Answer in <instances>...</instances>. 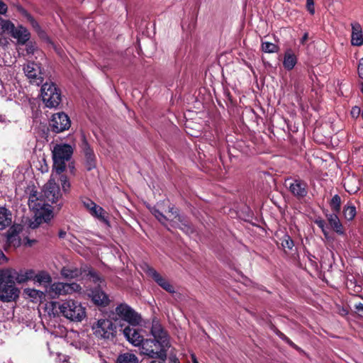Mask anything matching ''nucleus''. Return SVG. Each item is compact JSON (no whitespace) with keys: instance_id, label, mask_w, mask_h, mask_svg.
<instances>
[{"instance_id":"45","label":"nucleus","mask_w":363,"mask_h":363,"mask_svg":"<svg viewBox=\"0 0 363 363\" xmlns=\"http://www.w3.org/2000/svg\"><path fill=\"white\" fill-rule=\"evenodd\" d=\"M72 345L79 349L86 350L88 348L87 346L85 345L84 342L81 343V342H74V343H72Z\"/></svg>"},{"instance_id":"28","label":"nucleus","mask_w":363,"mask_h":363,"mask_svg":"<svg viewBox=\"0 0 363 363\" xmlns=\"http://www.w3.org/2000/svg\"><path fill=\"white\" fill-rule=\"evenodd\" d=\"M24 294L31 298L33 302L41 301L44 297L43 292L34 289H26L24 290Z\"/></svg>"},{"instance_id":"32","label":"nucleus","mask_w":363,"mask_h":363,"mask_svg":"<svg viewBox=\"0 0 363 363\" xmlns=\"http://www.w3.org/2000/svg\"><path fill=\"white\" fill-rule=\"evenodd\" d=\"M330 206L331 209L335 213H339L340 211L341 208V199L340 196L337 194H335L331 199L330 202Z\"/></svg>"},{"instance_id":"25","label":"nucleus","mask_w":363,"mask_h":363,"mask_svg":"<svg viewBox=\"0 0 363 363\" xmlns=\"http://www.w3.org/2000/svg\"><path fill=\"white\" fill-rule=\"evenodd\" d=\"M89 212L92 216L96 218L100 221L105 223L106 224L108 223V221L106 216V212L102 207L99 206L96 203L95 204V206L93 207V208H91Z\"/></svg>"},{"instance_id":"21","label":"nucleus","mask_w":363,"mask_h":363,"mask_svg":"<svg viewBox=\"0 0 363 363\" xmlns=\"http://www.w3.org/2000/svg\"><path fill=\"white\" fill-rule=\"evenodd\" d=\"M60 274L65 279H72L81 276L82 274V270L74 266L67 265L62 268Z\"/></svg>"},{"instance_id":"11","label":"nucleus","mask_w":363,"mask_h":363,"mask_svg":"<svg viewBox=\"0 0 363 363\" xmlns=\"http://www.w3.org/2000/svg\"><path fill=\"white\" fill-rule=\"evenodd\" d=\"M20 291L15 286L13 281H2L0 284V299L4 302L15 301Z\"/></svg>"},{"instance_id":"19","label":"nucleus","mask_w":363,"mask_h":363,"mask_svg":"<svg viewBox=\"0 0 363 363\" xmlns=\"http://www.w3.org/2000/svg\"><path fill=\"white\" fill-rule=\"evenodd\" d=\"M88 296L91 298L93 302L101 306H106L109 303L108 296L101 289H96L94 290H88Z\"/></svg>"},{"instance_id":"8","label":"nucleus","mask_w":363,"mask_h":363,"mask_svg":"<svg viewBox=\"0 0 363 363\" xmlns=\"http://www.w3.org/2000/svg\"><path fill=\"white\" fill-rule=\"evenodd\" d=\"M81 286L75 282H55L50 286L47 292L52 298H57L60 296H67L73 294L74 293H81Z\"/></svg>"},{"instance_id":"3","label":"nucleus","mask_w":363,"mask_h":363,"mask_svg":"<svg viewBox=\"0 0 363 363\" xmlns=\"http://www.w3.org/2000/svg\"><path fill=\"white\" fill-rule=\"evenodd\" d=\"M164 202L157 203L155 206L150 208L151 213L157 220L168 230L170 228H178L186 234L193 233V228L188 220L180 215L173 206H168L167 210L163 209Z\"/></svg>"},{"instance_id":"53","label":"nucleus","mask_w":363,"mask_h":363,"mask_svg":"<svg viewBox=\"0 0 363 363\" xmlns=\"http://www.w3.org/2000/svg\"><path fill=\"white\" fill-rule=\"evenodd\" d=\"M308 39V34L307 33H305L304 35L303 36L302 38V43H303L305 40H306Z\"/></svg>"},{"instance_id":"48","label":"nucleus","mask_w":363,"mask_h":363,"mask_svg":"<svg viewBox=\"0 0 363 363\" xmlns=\"http://www.w3.org/2000/svg\"><path fill=\"white\" fill-rule=\"evenodd\" d=\"M26 50L28 53H33L34 48L32 45H27Z\"/></svg>"},{"instance_id":"54","label":"nucleus","mask_w":363,"mask_h":363,"mask_svg":"<svg viewBox=\"0 0 363 363\" xmlns=\"http://www.w3.org/2000/svg\"><path fill=\"white\" fill-rule=\"evenodd\" d=\"M306 4H314V0H306Z\"/></svg>"},{"instance_id":"29","label":"nucleus","mask_w":363,"mask_h":363,"mask_svg":"<svg viewBox=\"0 0 363 363\" xmlns=\"http://www.w3.org/2000/svg\"><path fill=\"white\" fill-rule=\"evenodd\" d=\"M117 363H138V359L134 354L127 352L118 356Z\"/></svg>"},{"instance_id":"5","label":"nucleus","mask_w":363,"mask_h":363,"mask_svg":"<svg viewBox=\"0 0 363 363\" xmlns=\"http://www.w3.org/2000/svg\"><path fill=\"white\" fill-rule=\"evenodd\" d=\"M73 153V148L70 145H56L52 150L53 169L57 174H61L66 167L65 162L68 161Z\"/></svg>"},{"instance_id":"39","label":"nucleus","mask_w":363,"mask_h":363,"mask_svg":"<svg viewBox=\"0 0 363 363\" xmlns=\"http://www.w3.org/2000/svg\"><path fill=\"white\" fill-rule=\"evenodd\" d=\"M315 223H316V225L322 230L323 233H324L325 236L327 237L328 236V233L326 232L325 230V223L323 220H316L315 221Z\"/></svg>"},{"instance_id":"18","label":"nucleus","mask_w":363,"mask_h":363,"mask_svg":"<svg viewBox=\"0 0 363 363\" xmlns=\"http://www.w3.org/2000/svg\"><path fill=\"white\" fill-rule=\"evenodd\" d=\"M22 230V226L19 224L13 225L6 233V242L9 246L14 247L21 245V239L18 236Z\"/></svg>"},{"instance_id":"30","label":"nucleus","mask_w":363,"mask_h":363,"mask_svg":"<svg viewBox=\"0 0 363 363\" xmlns=\"http://www.w3.org/2000/svg\"><path fill=\"white\" fill-rule=\"evenodd\" d=\"M18 11L24 16L27 21L31 24V26L38 32L40 30V26L37 21L29 14L21 6L17 7Z\"/></svg>"},{"instance_id":"14","label":"nucleus","mask_w":363,"mask_h":363,"mask_svg":"<svg viewBox=\"0 0 363 363\" xmlns=\"http://www.w3.org/2000/svg\"><path fill=\"white\" fill-rule=\"evenodd\" d=\"M135 325L125 327L123 333L126 340L135 347H140L145 340L143 333L145 331L142 329L136 328Z\"/></svg>"},{"instance_id":"46","label":"nucleus","mask_w":363,"mask_h":363,"mask_svg":"<svg viewBox=\"0 0 363 363\" xmlns=\"http://www.w3.org/2000/svg\"><path fill=\"white\" fill-rule=\"evenodd\" d=\"M306 7L311 14H314V13H315L314 4H306Z\"/></svg>"},{"instance_id":"15","label":"nucleus","mask_w":363,"mask_h":363,"mask_svg":"<svg viewBox=\"0 0 363 363\" xmlns=\"http://www.w3.org/2000/svg\"><path fill=\"white\" fill-rule=\"evenodd\" d=\"M144 271L164 290L170 294H174L175 292L173 285L171 284L165 277L160 274L155 269L146 265L144 268Z\"/></svg>"},{"instance_id":"13","label":"nucleus","mask_w":363,"mask_h":363,"mask_svg":"<svg viewBox=\"0 0 363 363\" xmlns=\"http://www.w3.org/2000/svg\"><path fill=\"white\" fill-rule=\"evenodd\" d=\"M70 125V119L64 112L53 114L50 122L52 130L55 133H60L67 130Z\"/></svg>"},{"instance_id":"16","label":"nucleus","mask_w":363,"mask_h":363,"mask_svg":"<svg viewBox=\"0 0 363 363\" xmlns=\"http://www.w3.org/2000/svg\"><path fill=\"white\" fill-rule=\"evenodd\" d=\"M7 33H9L12 38L16 39L17 43L21 45H26L30 38V32L22 25L16 27L13 23V28H10Z\"/></svg>"},{"instance_id":"34","label":"nucleus","mask_w":363,"mask_h":363,"mask_svg":"<svg viewBox=\"0 0 363 363\" xmlns=\"http://www.w3.org/2000/svg\"><path fill=\"white\" fill-rule=\"evenodd\" d=\"M262 50L263 52L267 53H274L278 51L279 48L277 45L272 43L262 42Z\"/></svg>"},{"instance_id":"51","label":"nucleus","mask_w":363,"mask_h":363,"mask_svg":"<svg viewBox=\"0 0 363 363\" xmlns=\"http://www.w3.org/2000/svg\"><path fill=\"white\" fill-rule=\"evenodd\" d=\"M6 123V119H5V118H4V117H3V116H0V123L4 124V123Z\"/></svg>"},{"instance_id":"6","label":"nucleus","mask_w":363,"mask_h":363,"mask_svg":"<svg viewBox=\"0 0 363 363\" xmlns=\"http://www.w3.org/2000/svg\"><path fill=\"white\" fill-rule=\"evenodd\" d=\"M43 101L47 107L56 108L61 102V92L52 82H46L41 87Z\"/></svg>"},{"instance_id":"49","label":"nucleus","mask_w":363,"mask_h":363,"mask_svg":"<svg viewBox=\"0 0 363 363\" xmlns=\"http://www.w3.org/2000/svg\"><path fill=\"white\" fill-rule=\"evenodd\" d=\"M65 235H66V233L65 232L61 231L59 233V236L61 238H64L65 237Z\"/></svg>"},{"instance_id":"10","label":"nucleus","mask_w":363,"mask_h":363,"mask_svg":"<svg viewBox=\"0 0 363 363\" xmlns=\"http://www.w3.org/2000/svg\"><path fill=\"white\" fill-rule=\"evenodd\" d=\"M23 72L30 84L39 86L43 82L40 66L34 62H29L23 66Z\"/></svg>"},{"instance_id":"31","label":"nucleus","mask_w":363,"mask_h":363,"mask_svg":"<svg viewBox=\"0 0 363 363\" xmlns=\"http://www.w3.org/2000/svg\"><path fill=\"white\" fill-rule=\"evenodd\" d=\"M57 175L59 176L58 180L60 182L63 192L65 194L69 192L71 184L67 177L62 174V173Z\"/></svg>"},{"instance_id":"47","label":"nucleus","mask_w":363,"mask_h":363,"mask_svg":"<svg viewBox=\"0 0 363 363\" xmlns=\"http://www.w3.org/2000/svg\"><path fill=\"white\" fill-rule=\"evenodd\" d=\"M7 259L5 256V255L3 253L2 251L0 250V264H2L5 262H6Z\"/></svg>"},{"instance_id":"36","label":"nucleus","mask_w":363,"mask_h":363,"mask_svg":"<svg viewBox=\"0 0 363 363\" xmlns=\"http://www.w3.org/2000/svg\"><path fill=\"white\" fill-rule=\"evenodd\" d=\"M89 279L90 281L96 284L98 286H101V284L104 282L103 279L94 271H89Z\"/></svg>"},{"instance_id":"44","label":"nucleus","mask_w":363,"mask_h":363,"mask_svg":"<svg viewBox=\"0 0 363 363\" xmlns=\"http://www.w3.org/2000/svg\"><path fill=\"white\" fill-rule=\"evenodd\" d=\"M9 44V40L6 38L0 35V45L2 47H6Z\"/></svg>"},{"instance_id":"40","label":"nucleus","mask_w":363,"mask_h":363,"mask_svg":"<svg viewBox=\"0 0 363 363\" xmlns=\"http://www.w3.org/2000/svg\"><path fill=\"white\" fill-rule=\"evenodd\" d=\"M280 337L282 340H284V341H286V342H287L290 346H291L292 347L296 349V350H299L298 347L295 345L291 340H289L286 335H284L283 333H281L280 334Z\"/></svg>"},{"instance_id":"23","label":"nucleus","mask_w":363,"mask_h":363,"mask_svg":"<svg viewBox=\"0 0 363 363\" xmlns=\"http://www.w3.org/2000/svg\"><path fill=\"white\" fill-rule=\"evenodd\" d=\"M12 223V216L5 208H0V230L5 229Z\"/></svg>"},{"instance_id":"17","label":"nucleus","mask_w":363,"mask_h":363,"mask_svg":"<svg viewBox=\"0 0 363 363\" xmlns=\"http://www.w3.org/2000/svg\"><path fill=\"white\" fill-rule=\"evenodd\" d=\"M291 193L298 198H303L307 194V184L301 180H288L286 182Z\"/></svg>"},{"instance_id":"26","label":"nucleus","mask_w":363,"mask_h":363,"mask_svg":"<svg viewBox=\"0 0 363 363\" xmlns=\"http://www.w3.org/2000/svg\"><path fill=\"white\" fill-rule=\"evenodd\" d=\"M296 62V57L294 54H293L291 51H287L285 52L283 61V65L285 69L288 70L292 69L295 67Z\"/></svg>"},{"instance_id":"22","label":"nucleus","mask_w":363,"mask_h":363,"mask_svg":"<svg viewBox=\"0 0 363 363\" xmlns=\"http://www.w3.org/2000/svg\"><path fill=\"white\" fill-rule=\"evenodd\" d=\"M352 44L357 46L362 45L363 44V36L360 25L359 23H352Z\"/></svg>"},{"instance_id":"24","label":"nucleus","mask_w":363,"mask_h":363,"mask_svg":"<svg viewBox=\"0 0 363 363\" xmlns=\"http://www.w3.org/2000/svg\"><path fill=\"white\" fill-rule=\"evenodd\" d=\"M337 213H332L328 216V220L331 225V227L333 228V230L340 235L344 234V230L342 228V225L337 216Z\"/></svg>"},{"instance_id":"52","label":"nucleus","mask_w":363,"mask_h":363,"mask_svg":"<svg viewBox=\"0 0 363 363\" xmlns=\"http://www.w3.org/2000/svg\"><path fill=\"white\" fill-rule=\"evenodd\" d=\"M191 357H192V362H193V363H199V362H198V361H197V359H196V356H195L194 354H192V355H191Z\"/></svg>"},{"instance_id":"38","label":"nucleus","mask_w":363,"mask_h":363,"mask_svg":"<svg viewBox=\"0 0 363 363\" xmlns=\"http://www.w3.org/2000/svg\"><path fill=\"white\" fill-rule=\"evenodd\" d=\"M83 206L89 211L93 207L95 206V203L88 198H84L82 200Z\"/></svg>"},{"instance_id":"7","label":"nucleus","mask_w":363,"mask_h":363,"mask_svg":"<svg viewBox=\"0 0 363 363\" xmlns=\"http://www.w3.org/2000/svg\"><path fill=\"white\" fill-rule=\"evenodd\" d=\"M34 276V270L26 269L16 271L8 268L0 270V284L2 281H16L18 284H23L32 280Z\"/></svg>"},{"instance_id":"56","label":"nucleus","mask_w":363,"mask_h":363,"mask_svg":"<svg viewBox=\"0 0 363 363\" xmlns=\"http://www.w3.org/2000/svg\"><path fill=\"white\" fill-rule=\"evenodd\" d=\"M85 336L86 337L87 335H86V334H85V333H83V334H82V337H85Z\"/></svg>"},{"instance_id":"59","label":"nucleus","mask_w":363,"mask_h":363,"mask_svg":"<svg viewBox=\"0 0 363 363\" xmlns=\"http://www.w3.org/2000/svg\"><path fill=\"white\" fill-rule=\"evenodd\" d=\"M362 93H363V85H362Z\"/></svg>"},{"instance_id":"57","label":"nucleus","mask_w":363,"mask_h":363,"mask_svg":"<svg viewBox=\"0 0 363 363\" xmlns=\"http://www.w3.org/2000/svg\"><path fill=\"white\" fill-rule=\"evenodd\" d=\"M74 333V336L78 335V334H77V333Z\"/></svg>"},{"instance_id":"37","label":"nucleus","mask_w":363,"mask_h":363,"mask_svg":"<svg viewBox=\"0 0 363 363\" xmlns=\"http://www.w3.org/2000/svg\"><path fill=\"white\" fill-rule=\"evenodd\" d=\"M281 245L284 248L291 250L294 247V241L289 235H284L281 240Z\"/></svg>"},{"instance_id":"43","label":"nucleus","mask_w":363,"mask_h":363,"mask_svg":"<svg viewBox=\"0 0 363 363\" xmlns=\"http://www.w3.org/2000/svg\"><path fill=\"white\" fill-rule=\"evenodd\" d=\"M358 73L359 77L363 79V57L359 60V62Z\"/></svg>"},{"instance_id":"55","label":"nucleus","mask_w":363,"mask_h":363,"mask_svg":"<svg viewBox=\"0 0 363 363\" xmlns=\"http://www.w3.org/2000/svg\"><path fill=\"white\" fill-rule=\"evenodd\" d=\"M164 361L162 362H157L156 360L152 361L151 363H164Z\"/></svg>"},{"instance_id":"1","label":"nucleus","mask_w":363,"mask_h":363,"mask_svg":"<svg viewBox=\"0 0 363 363\" xmlns=\"http://www.w3.org/2000/svg\"><path fill=\"white\" fill-rule=\"evenodd\" d=\"M62 197L59 186L55 182V175L52 174L51 178L44 186L43 198L38 196L36 192L30 194L28 198V204L35 216V222H32L30 226L35 228L43 220L45 222L50 220L52 218V211L50 209V204L56 203Z\"/></svg>"},{"instance_id":"58","label":"nucleus","mask_w":363,"mask_h":363,"mask_svg":"<svg viewBox=\"0 0 363 363\" xmlns=\"http://www.w3.org/2000/svg\"><path fill=\"white\" fill-rule=\"evenodd\" d=\"M0 81L3 84V81H2V79L1 77H0Z\"/></svg>"},{"instance_id":"12","label":"nucleus","mask_w":363,"mask_h":363,"mask_svg":"<svg viewBox=\"0 0 363 363\" xmlns=\"http://www.w3.org/2000/svg\"><path fill=\"white\" fill-rule=\"evenodd\" d=\"M116 313L123 320L131 325H138L141 317L127 304H120L116 308Z\"/></svg>"},{"instance_id":"35","label":"nucleus","mask_w":363,"mask_h":363,"mask_svg":"<svg viewBox=\"0 0 363 363\" xmlns=\"http://www.w3.org/2000/svg\"><path fill=\"white\" fill-rule=\"evenodd\" d=\"M11 28H13V23L11 21L0 17V35L8 33Z\"/></svg>"},{"instance_id":"42","label":"nucleus","mask_w":363,"mask_h":363,"mask_svg":"<svg viewBox=\"0 0 363 363\" xmlns=\"http://www.w3.org/2000/svg\"><path fill=\"white\" fill-rule=\"evenodd\" d=\"M8 11L7 5L0 0V15H6Z\"/></svg>"},{"instance_id":"9","label":"nucleus","mask_w":363,"mask_h":363,"mask_svg":"<svg viewBox=\"0 0 363 363\" xmlns=\"http://www.w3.org/2000/svg\"><path fill=\"white\" fill-rule=\"evenodd\" d=\"M91 328L94 335L101 339H110L116 333V326L109 319H99L93 324Z\"/></svg>"},{"instance_id":"20","label":"nucleus","mask_w":363,"mask_h":363,"mask_svg":"<svg viewBox=\"0 0 363 363\" xmlns=\"http://www.w3.org/2000/svg\"><path fill=\"white\" fill-rule=\"evenodd\" d=\"M83 151L85 158V167L87 170H91L96 167V157L92 149L86 143L83 145Z\"/></svg>"},{"instance_id":"41","label":"nucleus","mask_w":363,"mask_h":363,"mask_svg":"<svg viewBox=\"0 0 363 363\" xmlns=\"http://www.w3.org/2000/svg\"><path fill=\"white\" fill-rule=\"evenodd\" d=\"M360 113H361V109L358 106L353 107L350 112L352 118H357L360 115Z\"/></svg>"},{"instance_id":"33","label":"nucleus","mask_w":363,"mask_h":363,"mask_svg":"<svg viewBox=\"0 0 363 363\" xmlns=\"http://www.w3.org/2000/svg\"><path fill=\"white\" fill-rule=\"evenodd\" d=\"M343 213L347 220H352L356 216V208L354 206H345Z\"/></svg>"},{"instance_id":"50","label":"nucleus","mask_w":363,"mask_h":363,"mask_svg":"<svg viewBox=\"0 0 363 363\" xmlns=\"http://www.w3.org/2000/svg\"><path fill=\"white\" fill-rule=\"evenodd\" d=\"M356 308L358 309V310H363V304L362 303H359L356 306Z\"/></svg>"},{"instance_id":"4","label":"nucleus","mask_w":363,"mask_h":363,"mask_svg":"<svg viewBox=\"0 0 363 363\" xmlns=\"http://www.w3.org/2000/svg\"><path fill=\"white\" fill-rule=\"evenodd\" d=\"M60 313L65 318L73 322H82L86 317V309L80 302L67 299L58 306Z\"/></svg>"},{"instance_id":"2","label":"nucleus","mask_w":363,"mask_h":363,"mask_svg":"<svg viewBox=\"0 0 363 363\" xmlns=\"http://www.w3.org/2000/svg\"><path fill=\"white\" fill-rule=\"evenodd\" d=\"M150 333L153 338L143 340L139 347L140 353L151 358H159L164 361L167 350L170 346L169 340L167 332L157 320H152Z\"/></svg>"},{"instance_id":"27","label":"nucleus","mask_w":363,"mask_h":363,"mask_svg":"<svg viewBox=\"0 0 363 363\" xmlns=\"http://www.w3.org/2000/svg\"><path fill=\"white\" fill-rule=\"evenodd\" d=\"M32 280L40 284H48L51 282V277L48 273L41 271L38 274L34 272V276L33 278H32Z\"/></svg>"}]
</instances>
